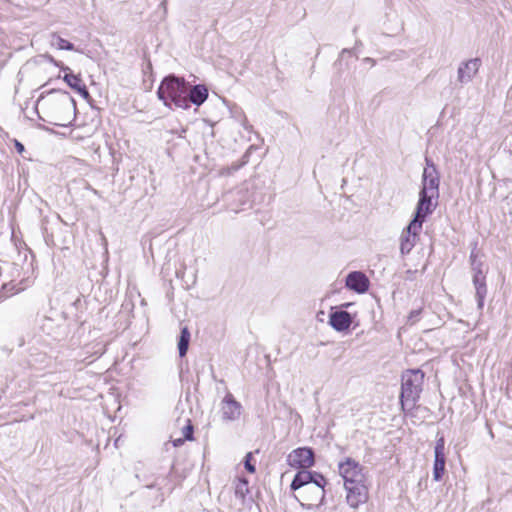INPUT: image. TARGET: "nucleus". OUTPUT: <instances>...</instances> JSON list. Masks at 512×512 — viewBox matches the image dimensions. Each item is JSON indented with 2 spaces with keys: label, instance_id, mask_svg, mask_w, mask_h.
Segmentation results:
<instances>
[{
  "label": "nucleus",
  "instance_id": "obj_1",
  "mask_svg": "<svg viewBox=\"0 0 512 512\" xmlns=\"http://www.w3.org/2000/svg\"><path fill=\"white\" fill-rule=\"evenodd\" d=\"M189 83L184 78L170 74L164 77L158 86L157 97L163 104L171 108L174 104L177 108L188 109L187 105V88Z\"/></svg>",
  "mask_w": 512,
  "mask_h": 512
},
{
  "label": "nucleus",
  "instance_id": "obj_2",
  "mask_svg": "<svg viewBox=\"0 0 512 512\" xmlns=\"http://www.w3.org/2000/svg\"><path fill=\"white\" fill-rule=\"evenodd\" d=\"M424 376L421 369L407 370L402 374L400 404L404 413L413 410L420 399Z\"/></svg>",
  "mask_w": 512,
  "mask_h": 512
},
{
  "label": "nucleus",
  "instance_id": "obj_3",
  "mask_svg": "<svg viewBox=\"0 0 512 512\" xmlns=\"http://www.w3.org/2000/svg\"><path fill=\"white\" fill-rule=\"evenodd\" d=\"M363 467L356 460L346 457L338 463V471L343 478L344 486L366 482Z\"/></svg>",
  "mask_w": 512,
  "mask_h": 512
},
{
  "label": "nucleus",
  "instance_id": "obj_4",
  "mask_svg": "<svg viewBox=\"0 0 512 512\" xmlns=\"http://www.w3.org/2000/svg\"><path fill=\"white\" fill-rule=\"evenodd\" d=\"M440 176L431 158H425V167L421 179V192L439 195Z\"/></svg>",
  "mask_w": 512,
  "mask_h": 512
},
{
  "label": "nucleus",
  "instance_id": "obj_5",
  "mask_svg": "<svg viewBox=\"0 0 512 512\" xmlns=\"http://www.w3.org/2000/svg\"><path fill=\"white\" fill-rule=\"evenodd\" d=\"M3 271L10 272V280L3 282L1 288L6 296H12L18 292H21L27 287V280H21L16 283V278L20 276L21 267L16 263H4V266H0V276Z\"/></svg>",
  "mask_w": 512,
  "mask_h": 512
},
{
  "label": "nucleus",
  "instance_id": "obj_6",
  "mask_svg": "<svg viewBox=\"0 0 512 512\" xmlns=\"http://www.w3.org/2000/svg\"><path fill=\"white\" fill-rule=\"evenodd\" d=\"M438 198L439 195L419 191V199L412 221H418L419 224L423 225L426 218L436 209Z\"/></svg>",
  "mask_w": 512,
  "mask_h": 512
},
{
  "label": "nucleus",
  "instance_id": "obj_7",
  "mask_svg": "<svg viewBox=\"0 0 512 512\" xmlns=\"http://www.w3.org/2000/svg\"><path fill=\"white\" fill-rule=\"evenodd\" d=\"M314 451L310 447H299L287 456V463L292 468L308 469L315 463Z\"/></svg>",
  "mask_w": 512,
  "mask_h": 512
},
{
  "label": "nucleus",
  "instance_id": "obj_8",
  "mask_svg": "<svg viewBox=\"0 0 512 512\" xmlns=\"http://www.w3.org/2000/svg\"><path fill=\"white\" fill-rule=\"evenodd\" d=\"M27 363L31 369L46 374L57 372V363L45 352L33 350L30 352Z\"/></svg>",
  "mask_w": 512,
  "mask_h": 512
},
{
  "label": "nucleus",
  "instance_id": "obj_9",
  "mask_svg": "<svg viewBox=\"0 0 512 512\" xmlns=\"http://www.w3.org/2000/svg\"><path fill=\"white\" fill-rule=\"evenodd\" d=\"M243 406L232 393L228 392L220 404L221 419L223 422H235L240 419Z\"/></svg>",
  "mask_w": 512,
  "mask_h": 512
},
{
  "label": "nucleus",
  "instance_id": "obj_10",
  "mask_svg": "<svg viewBox=\"0 0 512 512\" xmlns=\"http://www.w3.org/2000/svg\"><path fill=\"white\" fill-rule=\"evenodd\" d=\"M418 221H410L400 236V253L402 256L409 254L414 248L418 239L419 232L422 229Z\"/></svg>",
  "mask_w": 512,
  "mask_h": 512
},
{
  "label": "nucleus",
  "instance_id": "obj_11",
  "mask_svg": "<svg viewBox=\"0 0 512 512\" xmlns=\"http://www.w3.org/2000/svg\"><path fill=\"white\" fill-rule=\"evenodd\" d=\"M344 488L346 490L347 504L351 508L356 509L360 505H362L368 501L369 495H368V487L366 485V482L359 483V484L345 485Z\"/></svg>",
  "mask_w": 512,
  "mask_h": 512
},
{
  "label": "nucleus",
  "instance_id": "obj_12",
  "mask_svg": "<svg viewBox=\"0 0 512 512\" xmlns=\"http://www.w3.org/2000/svg\"><path fill=\"white\" fill-rule=\"evenodd\" d=\"M445 439L443 435H438L434 447V464H433V479L440 481L445 473Z\"/></svg>",
  "mask_w": 512,
  "mask_h": 512
},
{
  "label": "nucleus",
  "instance_id": "obj_13",
  "mask_svg": "<svg viewBox=\"0 0 512 512\" xmlns=\"http://www.w3.org/2000/svg\"><path fill=\"white\" fill-rule=\"evenodd\" d=\"M481 66L480 58H473L462 62L457 70V80L461 84H466L472 81L474 76L478 73Z\"/></svg>",
  "mask_w": 512,
  "mask_h": 512
},
{
  "label": "nucleus",
  "instance_id": "obj_14",
  "mask_svg": "<svg viewBox=\"0 0 512 512\" xmlns=\"http://www.w3.org/2000/svg\"><path fill=\"white\" fill-rule=\"evenodd\" d=\"M345 285L349 290L363 294L368 291L370 282L363 272L352 271L347 275Z\"/></svg>",
  "mask_w": 512,
  "mask_h": 512
},
{
  "label": "nucleus",
  "instance_id": "obj_15",
  "mask_svg": "<svg viewBox=\"0 0 512 512\" xmlns=\"http://www.w3.org/2000/svg\"><path fill=\"white\" fill-rule=\"evenodd\" d=\"M49 94H57V98L50 101V106L61 111L69 112L71 109L76 113V101L67 91L51 90Z\"/></svg>",
  "mask_w": 512,
  "mask_h": 512
},
{
  "label": "nucleus",
  "instance_id": "obj_16",
  "mask_svg": "<svg viewBox=\"0 0 512 512\" xmlns=\"http://www.w3.org/2000/svg\"><path fill=\"white\" fill-rule=\"evenodd\" d=\"M61 70L65 72L63 76V80L67 83V85L78 92L84 99H89L90 94L86 87V85L82 82L80 75H75L71 72L68 66L62 65Z\"/></svg>",
  "mask_w": 512,
  "mask_h": 512
},
{
  "label": "nucleus",
  "instance_id": "obj_17",
  "mask_svg": "<svg viewBox=\"0 0 512 512\" xmlns=\"http://www.w3.org/2000/svg\"><path fill=\"white\" fill-rule=\"evenodd\" d=\"M353 322L352 315L344 310L331 311L329 315V324L337 332H343L351 326Z\"/></svg>",
  "mask_w": 512,
  "mask_h": 512
},
{
  "label": "nucleus",
  "instance_id": "obj_18",
  "mask_svg": "<svg viewBox=\"0 0 512 512\" xmlns=\"http://www.w3.org/2000/svg\"><path fill=\"white\" fill-rule=\"evenodd\" d=\"M187 105L188 109L191 107V104L196 106H201L208 98V88L204 84H197L187 88Z\"/></svg>",
  "mask_w": 512,
  "mask_h": 512
},
{
  "label": "nucleus",
  "instance_id": "obj_19",
  "mask_svg": "<svg viewBox=\"0 0 512 512\" xmlns=\"http://www.w3.org/2000/svg\"><path fill=\"white\" fill-rule=\"evenodd\" d=\"M327 485L326 478L319 472L313 471V477L311 479L312 496L309 498L310 501H319L323 503L325 498V486Z\"/></svg>",
  "mask_w": 512,
  "mask_h": 512
},
{
  "label": "nucleus",
  "instance_id": "obj_20",
  "mask_svg": "<svg viewBox=\"0 0 512 512\" xmlns=\"http://www.w3.org/2000/svg\"><path fill=\"white\" fill-rule=\"evenodd\" d=\"M313 477V471L308 469H301L298 471L290 485L291 490L296 491L303 488L304 493H310L312 491L311 479Z\"/></svg>",
  "mask_w": 512,
  "mask_h": 512
},
{
  "label": "nucleus",
  "instance_id": "obj_21",
  "mask_svg": "<svg viewBox=\"0 0 512 512\" xmlns=\"http://www.w3.org/2000/svg\"><path fill=\"white\" fill-rule=\"evenodd\" d=\"M473 285L475 287V296L477 300L478 309H483L484 301L487 295L486 276L485 275H473Z\"/></svg>",
  "mask_w": 512,
  "mask_h": 512
},
{
  "label": "nucleus",
  "instance_id": "obj_22",
  "mask_svg": "<svg viewBox=\"0 0 512 512\" xmlns=\"http://www.w3.org/2000/svg\"><path fill=\"white\" fill-rule=\"evenodd\" d=\"M106 351V345L102 342H96L90 344L84 348V354L86 355L82 360L92 363L95 359L102 356Z\"/></svg>",
  "mask_w": 512,
  "mask_h": 512
},
{
  "label": "nucleus",
  "instance_id": "obj_23",
  "mask_svg": "<svg viewBox=\"0 0 512 512\" xmlns=\"http://www.w3.org/2000/svg\"><path fill=\"white\" fill-rule=\"evenodd\" d=\"M190 342V332L187 327L181 329L179 341H178V352L180 357H184L188 351Z\"/></svg>",
  "mask_w": 512,
  "mask_h": 512
},
{
  "label": "nucleus",
  "instance_id": "obj_24",
  "mask_svg": "<svg viewBox=\"0 0 512 512\" xmlns=\"http://www.w3.org/2000/svg\"><path fill=\"white\" fill-rule=\"evenodd\" d=\"M51 37L53 39L51 44L53 46H56L57 49H59V50H66V51H74V50H76L73 43H71L70 41L62 38L58 34L53 33L51 35Z\"/></svg>",
  "mask_w": 512,
  "mask_h": 512
},
{
  "label": "nucleus",
  "instance_id": "obj_25",
  "mask_svg": "<svg viewBox=\"0 0 512 512\" xmlns=\"http://www.w3.org/2000/svg\"><path fill=\"white\" fill-rule=\"evenodd\" d=\"M475 250H476V246L471 251L470 257H469L471 268L473 270V275H478V273H480V275H485L483 272V269H482L483 263L480 260H478V255Z\"/></svg>",
  "mask_w": 512,
  "mask_h": 512
},
{
  "label": "nucleus",
  "instance_id": "obj_26",
  "mask_svg": "<svg viewBox=\"0 0 512 512\" xmlns=\"http://www.w3.org/2000/svg\"><path fill=\"white\" fill-rule=\"evenodd\" d=\"M248 493V480L245 478L239 479L235 487V496L241 500H244Z\"/></svg>",
  "mask_w": 512,
  "mask_h": 512
},
{
  "label": "nucleus",
  "instance_id": "obj_27",
  "mask_svg": "<svg viewBox=\"0 0 512 512\" xmlns=\"http://www.w3.org/2000/svg\"><path fill=\"white\" fill-rule=\"evenodd\" d=\"M12 391H19L20 393L24 392L26 389L30 387V382L26 379H12L7 386Z\"/></svg>",
  "mask_w": 512,
  "mask_h": 512
},
{
  "label": "nucleus",
  "instance_id": "obj_28",
  "mask_svg": "<svg viewBox=\"0 0 512 512\" xmlns=\"http://www.w3.org/2000/svg\"><path fill=\"white\" fill-rule=\"evenodd\" d=\"M252 453L249 452L246 454L244 459V467L249 473H254L256 471L255 465L252 464Z\"/></svg>",
  "mask_w": 512,
  "mask_h": 512
},
{
  "label": "nucleus",
  "instance_id": "obj_29",
  "mask_svg": "<svg viewBox=\"0 0 512 512\" xmlns=\"http://www.w3.org/2000/svg\"><path fill=\"white\" fill-rule=\"evenodd\" d=\"M193 426L189 423L186 427H184L183 429V432H184V438L186 440H192L193 439Z\"/></svg>",
  "mask_w": 512,
  "mask_h": 512
},
{
  "label": "nucleus",
  "instance_id": "obj_30",
  "mask_svg": "<svg viewBox=\"0 0 512 512\" xmlns=\"http://www.w3.org/2000/svg\"><path fill=\"white\" fill-rule=\"evenodd\" d=\"M39 119L45 122H48L49 124L55 125V126H61V127H67L71 124L72 120H69L67 123H60L55 120H48L43 118L42 116H39Z\"/></svg>",
  "mask_w": 512,
  "mask_h": 512
},
{
  "label": "nucleus",
  "instance_id": "obj_31",
  "mask_svg": "<svg viewBox=\"0 0 512 512\" xmlns=\"http://www.w3.org/2000/svg\"><path fill=\"white\" fill-rule=\"evenodd\" d=\"M419 315H420V310H412L409 314V319L410 320L417 319Z\"/></svg>",
  "mask_w": 512,
  "mask_h": 512
},
{
  "label": "nucleus",
  "instance_id": "obj_32",
  "mask_svg": "<svg viewBox=\"0 0 512 512\" xmlns=\"http://www.w3.org/2000/svg\"><path fill=\"white\" fill-rule=\"evenodd\" d=\"M15 147H16V150L19 152V153H22L24 151V145L19 142V141H15Z\"/></svg>",
  "mask_w": 512,
  "mask_h": 512
},
{
  "label": "nucleus",
  "instance_id": "obj_33",
  "mask_svg": "<svg viewBox=\"0 0 512 512\" xmlns=\"http://www.w3.org/2000/svg\"><path fill=\"white\" fill-rule=\"evenodd\" d=\"M364 62L367 63V64H370L371 66L375 65V60L370 58V57L365 58Z\"/></svg>",
  "mask_w": 512,
  "mask_h": 512
},
{
  "label": "nucleus",
  "instance_id": "obj_34",
  "mask_svg": "<svg viewBox=\"0 0 512 512\" xmlns=\"http://www.w3.org/2000/svg\"><path fill=\"white\" fill-rule=\"evenodd\" d=\"M48 60H49L51 63H53L54 65H56V66H58V67H60V68H61V66L63 65V64H61V65H60V64H59V63H58V62H57V61H56L52 56H48Z\"/></svg>",
  "mask_w": 512,
  "mask_h": 512
},
{
  "label": "nucleus",
  "instance_id": "obj_35",
  "mask_svg": "<svg viewBox=\"0 0 512 512\" xmlns=\"http://www.w3.org/2000/svg\"><path fill=\"white\" fill-rule=\"evenodd\" d=\"M346 53L350 54V53H351V51H350V50H348V49H343V50H342V52H341V54H340V58H342Z\"/></svg>",
  "mask_w": 512,
  "mask_h": 512
},
{
  "label": "nucleus",
  "instance_id": "obj_36",
  "mask_svg": "<svg viewBox=\"0 0 512 512\" xmlns=\"http://www.w3.org/2000/svg\"><path fill=\"white\" fill-rule=\"evenodd\" d=\"M69 375L64 374L63 376L59 377V380H66Z\"/></svg>",
  "mask_w": 512,
  "mask_h": 512
},
{
  "label": "nucleus",
  "instance_id": "obj_37",
  "mask_svg": "<svg viewBox=\"0 0 512 512\" xmlns=\"http://www.w3.org/2000/svg\"><path fill=\"white\" fill-rule=\"evenodd\" d=\"M80 302H81L80 298H77V299L73 302V305L75 306V305L79 304Z\"/></svg>",
  "mask_w": 512,
  "mask_h": 512
},
{
  "label": "nucleus",
  "instance_id": "obj_38",
  "mask_svg": "<svg viewBox=\"0 0 512 512\" xmlns=\"http://www.w3.org/2000/svg\"><path fill=\"white\" fill-rule=\"evenodd\" d=\"M180 443H182V440L178 439L177 441L174 442V446H178Z\"/></svg>",
  "mask_w": 512,
  "mask_h": 512
},
{
  "label": "nucleus",
  "instance_id": "obj_39",
  "mask_svg": "<svg viewBox=\"0 0 512 512\" xmlns=\"http://www.w3.org/2000/svg\"><path fill=\"white\" fill-rule=\"evenodd\" d=\"M54 118L58 120H66L63 116H55Z\"/></svg>",
  "mask_w": 512,
  "mask_h": 512
},
{
  "label": "nucleus",
  "instance_id": "obj_40",
  "mask_svg": "<svg viewBox=\"0 0 512 512\" xmlns=\"http://www.w3.org/2000/svg\"><path fill=\"white\" fill-rule=\"evenodd\" d=\"M351 305H352V303H345V304H343V305H342V307L347 308V307H349V306H351Z\"/></svg>",
  "mask_w": 512,
  "mask_h": 512
},
{
  "label": "nucleus",
  "instance_id": "obj_41",
  "mask_svg": "<svg viewBox=\"0 0 512 512\" xmlns=\"http://www.w3.org/2000/svg\"><path fill=\"white\" fill-rule=\"evenodd\" d=\"M45 321H46L47 323H50V322H51V319H50V318H46V319H45Z\"/></svg>",
  "mask_w": 512,
  "mask_h": 512
}]
</instances>
